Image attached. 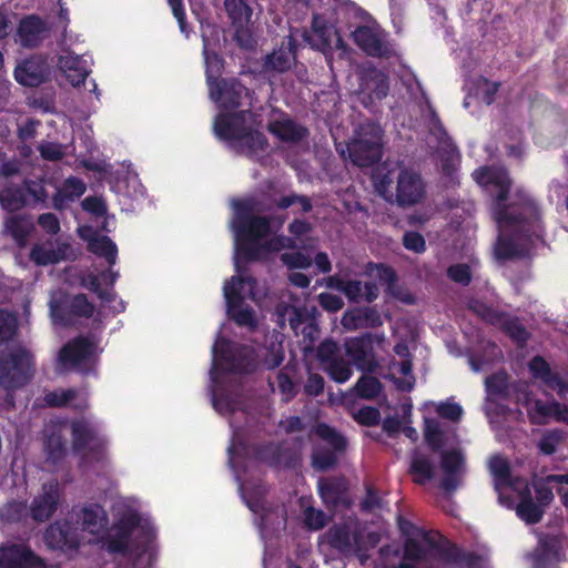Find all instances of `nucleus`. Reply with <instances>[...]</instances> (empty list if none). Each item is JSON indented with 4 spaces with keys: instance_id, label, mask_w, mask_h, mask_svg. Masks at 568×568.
I'll return each instance as SVG.
<instances>
[{
    "instance_id": "58836bf2",
    "label": "nucleus",
    "mask_w": 568,
    "mask_h": 568,
    "mask_svg": "<svg viewBox=\"0 0 568 568\" xmlns=\"http://www.w3.org/2000/svg\"><path fill=\"white\" fill-rule=\"evenodd\" d=\"M488 470L494 478V486L503 497V485L509 480L511 468L509 462L501 455H494L488 459Z\"/></svg>"
},
{
    "instance_id": "a18cd8bd",
    "label": "nucleus",
    "mask_w": 568,
    "mask_h": 568,
    "mask_svg": "<svg viewBox=\"0 0 568 568\" xmlns=\"http://www.w3.org/2000/svg\"><path fill=\"white\" fill-rule=\"evenodd\" d=\"M565 433L559 428L546 429L541 433L537 443V448L542 455H552L557 452L558 446L564 442Z\"/></svg>"
},
{
    "instance_id": "7ed1b4c3",
    "label": "nucleus",
    "mask_w": 568,
    "mask_h": 568,
    "mask_svg": "<svg viewBox=\"0 0 568 568\" xmlns=\"http://www.w3.org/2000/svg\"><path fill=\"white\" fill-rule=\"evenodd\" d=\"M235 210L231 227L235 239V267L240 273L237 254L241 252L248 261H257L266 256L270 252H278L283 248L295 250L297 243L295 239L285 235H276L264 243L260 240L270 233V220L266 216L252 214V205L245 201H233Z\"/></svg>"
},
{
    "instance_id": "774afa93",
    "label": "nucleus",
    "mask_w": 568,
    "mask_h": 568,
    "mask_svg": "<svg viewBox=\"0 0 568 568\" xmlns=\"http://www.w3.org/2000/svg\"><path fill=\"white\" fill-rule=\"evenodd\" d=\"M77 396L74 389H59L48 393L44 396V402L52 407H60L69 404Z\"/></svg>"
},
{
    "instance_id": "1a4fd4ad",
    "label": "nucleus",
    "mask_w": 568,
    "mask_h": 568,
    "mask_svg": "<svg viewBox=\"0 0 568 568\" xmlns=\"http://www.w3.org/2000/svg\"><path fill=\"white\" fill-rule=\"evenodd\" d=\"M72 448L80 456L81 467H91L103 460L105 455V440L98 429L85 419L71 423Z\"/></svg>"
},
{
    "instance_id": "393cba45",
    "label": "nucleus",
    "mask_w": 568,
    "mask_h": 568,
    "mask_svg": "<svg viewBox=\"0 0 568 568\" xmlns=\"http://www.w3.org/2000/svg\"><path fill=\"white\" fill-rule=\"evenodd\" d=\"M267 130L283 142L298 143L310 134L307 128L296 123L288 115L281 113L268 122Z\"/></svg>"
},
{
    "instance_id": "052dcab7",
    "label": "nucleus",
    "mask_w": 568,
    "mask_h": 568,
    "mask_svg": "<svg viewBox=\"0 0 568 568\" xmlns=\"http://www.w3.org/2000/svg\"><path fill=\"white\" fill-rule=\"evenodd\" d=\"M316 434L326 440L334 450L341 452L346 447V440L343 436H341L336 430L325 424H320L316 427Z\"/></svg>"
},
{
    "instance_id": "f03ea898",
    "label": "nucleus",
    "mask_w": 568,
    "mask_h": 568,
    "mask_svg": "<svg viewBox=\"0 0 568 568\" xmlns=\"http://www.w3.org/2000/svg\"><path fill=\"white\" fill-rule=\"evenodd\" d=\"M212 367L210 369L211 400L220 414L235 413L244 409L245 396L242 389L227 387L231 374H252L257 367L255 352L251 346L241 345L220 338L212 348Z\"/></svg>"
},
{
    "instance_id": "680f3d73",
    "label": "nucleus",
    "mask_w": 568,
    "mask_h": 568,
    "mask_svg": "<svg viewBox=\"0 0 568 568\" xmlns=\"http://www.w3.org/2000/svg\"><path fill=\"white\" fill-rule=\"evenodd\" d=\"M18 328L17 317L0 310V343L11 339Z\"/></svg>"
},
{
    "instance_id": "f704fd0d",
    "label": "nucleus",
    "mask_w": 568,
    "mask_h": 568,
    "mask_svg": "<svg viewBox=\"0 0 568 568\" xmlns=\"http://www.w3.org/2000/svg\"><path fill=\"white\" fill-rule=\"evenodd\" d=\"M564 485H568V475H548L546 477L532 476L531 486L537 497H554L555 494L560 497H568V490Z\"/></svg>"
},
{
    "instance_id": "c85d7f7f",
    "label": "nucleus",
    "mask_w": 568,
    "mask_h": 568,
    "mask_svg": "<svg viewBox=\"0 0 568 568\" xmlns=\"http://www.w3.org/2000/svg\"><path fill=\"white\" fill-rule=\"evenodd\" d=\"M71 246L67 242L57 241L53 247L52 242L36 244L30 251V260L37 265H49L64 261L69 256Z\"/></svg>"
},
{
    "instance_id": "8fccbe9b",
    "label": "nucleus",
    "mask_w": 568,
    "mask_h": 568,
    "mask_svg": "<svg viewBox=\"0 0 568 568\" xmlns=\"http://www.w3.org/2000/svg\"><path fill=\"white\" fill-rule=\"evenodd\" d=\"M60 499H33L30 514L33 520L42 523L48 520L58 509Z\"/></svg>"
},
{
    "instance_id": "dca6fc26",
    "label": "nucleus",
    "mask_w": 568,
    "mask_h": 568,
    "mask_svg": "<svg viewBox=\"0 0 568 568\" xmlns=\"http://www.w3.org/2000/svg\"><path fill=\"white\" fill-rule=\"evenodd\" d=\"M0 568H48L44 558L23 542L0 545Z\"/></svg>"
},
{
    "instance_id": "49530a36",
    "label": "nucleus",
    "mask_w": 568,
    "mask_h": 568,
    "mask_svg": "<svg viewBox=\"0 0 568 568\" xmlns=\"http://www.w3.org/2000/svg\"><path fill=\"white\" fill-rule=\"evenodd\" d=\"M28 499H11L0 509V518L8 524L19 523L28 515Z\"/></svg>"
},
{
    "instance_id": "603ef678",
    "label": "nucleus",
    "mask_w": 568,
    "mask_h": 568,
    "mask_svg": "<svg viewBox=\"0 0 568 568\" xmlns=\"http://www.w3.org/2000/svg\"><path fill=\"white\" fill-rule=\"evenodd\" d=\"M438 153L444 173L452 175L455 171V161L458 158L457 148L452 143L449 139H445L439 142Z\"/></svg>"
},
{
    "instance_id": "79ce46f5",
    "label": "nucleus",
    "mask_w": 568,
    "mask_h": 568,
    "mask_svg": "<svg viewBox=\"0 0 568 568\" xmlns=\"http://www.w3.org/2000/svg\"><path fill=\"white\" fill-rule=\"evenodd\" d=\"M88 250L98 256L104 257L110 266L116 262V245L106 235L94 236L89 240Z\"/></svg>"
},
{
    "instance_id": "7c9ffc66",
    "label": "nucleus",
    "mask_w": 568,
    "mask_h": 568,
    "mask_svg": "<svg viewBox=\"0 0 568 568\" xmlns=\"http://www.w3.org/2000/svg\"><path fill=\"white\" fill-rule=\"evenodd\" d=\"M58 68L65 77L67 81L73 87L83 83L89 74L85 61L80 55H74L71 52L59 57Z\"/></svg>"
},
{
    "instance_id": "9d476101",
    "label": "nucleus",
    "mask_w": 568,
    "mask_h": 568,
    "mask_svg": "<svg viewBox=\"0 0 568 568\" xmlns=\"http://www.w3.org/2000/svg\"><path fill=\"white\" fill-rule=\"evenodd\" d=\"M49 306L53 322L63 326L72 325L81 317L90 318L94 313V305L85 294L59 293L51 297Z\"/></svg>"
},
{
    "instance_id": "cd10ccee",
    "label": "nucleus",
    "mask_w": 568,
    "mask_h": 568,
    "mask_svg": "<svg viewBox=\"0 0 568 568\" xmlns=\"http://www.w3.org/2000/svg\"><path fill=\"white\" fill-rule=\"evenodd\" d=\"M95 345L87 337H77L65 344L60 351V361L78 367L89 362L94 353Z\"/></svg>"
},
{
    "instance_id": "b1692460",
    "label": "nucleus",
    "mask_w": 568,
    "mask_h": 568,
    "mask_svg": "<svg viewBox=\"0 0 568 568\" xmlns=\"http://www.w3.org/2000/svg\"><path fill=\"white\" fill-rule=\"evenodd\" d=\"M564 537L560 535H544L538 542V551L534 558V568H550L560 561Z\"/></svg>"
},
{
    "instance_id": "e2e57ef3",
    "label": "nucleus",
    "mask_w": 568,
    "mask_h": 568,
    "mask_svg": "<svg viewBox=\"0 0 568 568\" xmlns=\"http://www.w3.org/2000/svg\"><path fill=\"white\" fill-rule=\"evenodd\" d=\"M71 481L72 479L69 475L64 476L62 483L58 481L57 479H50L42 485L43 495L41 497H61L70 494V491L67 489V486Z\"/></svg>"
},
{
    "instance_id": "338daca9",
    "label": "nucleus",
    "mask_w": 568,
    "mask_h": 568,
    "mask_svg": "<svg viewBox=\"0 0 568 568\" xmlns=\"http://www.w3.org/2000/svg\"><path fill=\"white\" fill-rule=\"evenodd\" d=\"M469 310L488 323L496 324L500 321L499 314L479 300L470 301Z\"/></svg>"
},
{
    "instance_id": "c756f323",
    "label": "nucleus",
    "mask_w": 568,
    "mask_h": 568,
    "mask_svg": "<svg viewBox=\"0 0 568 568\" xmlns=\"http://www.w3.org/2000/svg\"><path fill=\"white\" fill-rule=\"evenodd\" d=\"M534 378L541 381L548 388L557 390L559 395L568 392V386L562 382L559 374L552 372L544 357L537 355L528 364Z\"/></svg>"
},
{
    "instance_id": "e433bc0d",
    "label": "nucleus",
    "mask_w": 568,
    "mask_h": 568,
    "mask_svg": "<svg viewBox=\"0 0 568 568\" xmlns=\"http://www.w3.org/2000/svg\"><path fill=\"white\" fill-rule=\"evenodd\" d=\"M334 36H336V30L333 27L318 26L316 19L313 22V30H305L302 34L306 43L324 53L333 49Z\"/></svg>"
},
{
    "instance_id": "4be33fe9",
    "label": "nucleus",
    "mask_w": 568,
    "mask_h": 568,
    "mask_svg": "<svg viewBox=\"0 0 568 568\" xmlns=\"http://www.w3.org/2000/svg\"><path fill=\"white\" fill-rule=\"evenodd\" d=\"M341 323L345 329L356 331L361 328H377L383 325V320L376 307L361 306L345 312Z\"/></svg>"
},
{
    "instance_id": "9b49d317",
    "label": "nucleus",
    "mask_w": 568,
    "mask_h": 568,
    "mask_svg": "<svg viewBox=\"0 0 568 568\" xmlns=\"http://www.w3.org/2000/svg\"><path fill=\"white\" fill-rule=\"evenodd\" d=\"M83 540V534L78 523L60 519L50 524L43 534V541L50 550L65 555L78 552Z\"/></svg>"
},
{
    "instance_id": "aec40b11",
    "label": "nucleus",
    "mask_w": 568,
    "mask_h": 568,
    "mask_svg": "<svg viewBox=\"0 0 568 568\" xmlns=\"http://www.w3.org/2000/svg\"><path fill=\"white\" fill-rule=\"evenodd\" d=\"M50 65L41 55H32L14 69L16 80L24 87H38L50 79Z\"/></svg>"
},
{
    "instance_id": "f257e3e1",
    "label": "nucleus",
    "mask_w": 568,
    "mask_h": 568,
    "mask_svg": "<svg viewBox=\"0 0 568 568\" xmlns=\"http://www.w3.org/2000/svg\"><path fill=\"white\" fill-rule=\"evenodd\" d=\"M474 176L478 184L496 189L494 217L499 235L494 246L495 257L506 261L526 256L542 236L536 203L520 190L509 195L511 181L504 169L481 168Z\"/></svg>"
},
{
    "instance_id": "f8f14e48",
    "label": "nucleus",
    "mask_w": 568,
    "mask_h": 568,
    "mask_svg": "<svg viewBox=\"0 0 568 568\" xmlns=\"http://www.w3.org/2000/svg\"><path fill=\"white\" fill-rule=\"evenodd\" d=\"M345 347L343 348L333 339L323 341L316 351V357L323 369L336 383H345L352 376L351 362L346 359Z\"/></svg>"
},
{
    "instance_id": "473e14b6",
    "label": "nucleus",
    "mask_w": 568,
    "mask_h": 568,
    "mask_svg": "<svg viewBox=\"0 0 568 568\" xmlns=\"http://www.w3.org/2000/svg\"><path fill=\"white\" fill-rule=\"evenodd\" d=\"M81 523V532L89 531L97 535L106 529L109 517L104 508L98 504L81 509L78 514V524Z\"/></svg>"
},
{
    "instance_id": "2f4dec72",
    "label": "nucleus",
    "mask_w": 568,
    "mask_h": 568,
    "mask_svg": "<svg viewBox=\"0 0 568 568\" xmlns=\"http://www.w3.org/2000/svg\"><path fill=\"white\" fill-rule=\"evenodd\" d=\"M295 61V41L288 38V47L280 48L267 54L263 61V71L265 73H284L288 71Z\"/></svg>"
},
{
    "instance_id": "a878e982",
    "label": "nucleus",
    "mask_w": 568,
    "mask_h": 568,
    "mask_svg": "<svg viewBox=\"0 0 568 568\" xmlns=\"http://www.w3.org/2000/svg\"><path fill=\"white\" fill-rule=\"evenodd\" d=\"M43 450L47 460L52 464L61 462L68 452L67 439L61 425H48L43 429Z\"/></svg>"
},
{
    "instance_id": "c03bdc74",
    "label": "nucleus",
    "mask_w": 568,
    "mask_h": 568,
    "mask_svg": "<svg viewBox=\"0 0 568 568\" xmlns=\"http://www.w3.org/2000/svg\"><path fill=\"white\" fill-rule=\"evenodd\" d=\"M237 450L239 449H237L235 443H233L229 447L227 453H229V464L232 467V469L235 471V479L240 484V490H241L242 495L252 494L253 497H263L264 495L268 494V489H267L266 485H264V484L251 486V484L248 481H242L241 475L235 469L236 468V456L239 454Z\"/></svg>"
},
{
    "instance_id": "bf43d9fd",
    "label": "nucleus",
    "mask_w": 568,
    "mask_h": 568,
    "mask_svg": "<svg viewBox=\"0 0 568 568\" xmlns=\"http://www.w3.org/2000/svg\"><path fill=\"white\" fill-rule=\"evenodd\" d=\"M285 312L288 315V323L293 331H297L301 324L307 323L313 315L316 313V307H312V312H310L306 307L300 308L295 306H286Z\"/></svg>"
},
{
    "instance_id": "4468645a",
    "label": "nucleus",
    "mask_w": 568,
    "mask_h": 568,
    "mask_svg": "<svg viewBox=\"0 0 568 568\" xmlns=\"http://www.w3.org/2000/svg\"><path fill=\"white\" fill-rule=\"evenodd\" d=\"M210 99L225 110L251 106V92L236 78H222L209 87Z\"/></svg>"
},
{
    "instance_id": "864d4df0",
    "label": "nucleus",
    "mask_w": 568,
    "mask_h": 568,
    "mask_svg": "<svg viewBox=\"0 0 568 568\" xmlns=\"http://www.w3.org/2000/svg\"><path fill=\"white\" fill-rule=\"evenodd\" d=\"M363 90L373 94L375 100L381 101L388 94V81L384 74L376 72L365 81Z\"/></svg>"
},
{
    "instance_id": "c9c22d12",
    "label": "nucleus",
    "mask_w": 568,
    "mask_h": 568,
    "mask_svg": "<svg viewBox=\"0 0 568 568\" xmlns=\"http://www.w3.org/2000/svg\"><path fill=\"white\" fill-rule=\"evenodd\" d=\"M87 190L85 183L75 176L68 178L62 186L52 196V205L55 210H64L69 203L74 202Z\"/></svg>"
},
{
    "instance_id": "ddd939ff",
    "label": "nucleus",
    "mask_w": 568,
    "mask_h": 568,
    "mask_svg": "<svg viewBox=\"0 0 568 568\" xmlns=\"http://www.w3.org/2000/svg\"><path fill=\"white\" fill-rule=\"evenodd\" d=\"M139 525L140 514L136 510L128 509L123 511L102 539L106 551L114 555H126L132 534Z\"/></svg>"
},
{
    "instance_id": "5701e85b",
    "label": "nucleus",
    "mask_w": 568,
    "mask_h": 568,
    "mask_svg": "<svg viewBox=\"0 0 568 568\" xmlns=\"http://www.w3.org/2000/svg\"><path fill=\"white\" fill-rule=\"evenodd\" d=\"M552 499H518L515 505V499H498L499 504L507 508L515 507L516 515L527 525L538 524L550 505Z\"/></svg>"
},
{
    "instance_id": "4d7b16f0",
    "label": "nucleus",
    "mask_w": 568,
    "mask_h": 568,
    "mask_svg": "<svg viewBox=\"0 0 568 568\" xmlns=\"http://www.w3.org/2000/svg\"><path fill=\"white\" fill-rule=\"evenodd\" d=\"M41 158L45 161H60L67 153V145L57 142L43 141L38 145Z\"/></svg>"
},
{
    "instance_id": "4c0bfd02",
    "label": "nucleus",
    "mask_w": 568,
    "mask_h": 568,
    "mask_svg": "<svg viewBox=\"0 0 568 568\" xmlns=\"http://www.w3.org/2000/svg\"><path fill=\"white\" fill-rule=\"evenodd\" d=\"M224 9L232 27L251 24L253 10L246 0H224Z\"/></svg>"
},
{
    "instance_id": "09e8293b",
    "label": "nucleus",
    "mask_w": 568,
    "mask_h": 568,
    "mask_svg": "<svg viewBox=\"0 0 568 568\" xmlns=\"http://www.w3.org/2000/svg\"><path fill=\"white\" fill-rule=\"evenodd\" d=\"M348 484L344 477H327L318 480V489L322 497H343Z\"/></svg>"
},
{
    "instance_id": "6e6552de",
    "label": "nucleus",
    "mask_w": 568,
    "mask_h": 568,
    "mask_svg": "<svg viewBox=\"0 0 568 568\" xmlns=\"http://www.w3.org/2000/svg\"><path fill=\"white\" fill-rule=\"evenodd\" d=\"M256 280L252 276L236 275L226 282L223 288L229 316L240 326H255L254 312L243 307L246 297L254 298Z\"/></svg>"
},
{
    "instance_id": "72a5a7b5",
    "label": "nucleus",
    "mask_w": 568,
    "mask_h": 568,
    "mask_svg": "<svg viewBox=\"0 0 568 568\" xmlns=\"http://www.w3.org/2000/svg\"><path fill=\"white\" fill-rule=\"evenodd\" d=\"M245 506L258 517V525L267 527L274 523V519L282 518L286 520V510L274 506L271 499H243Z\"/></svg>"
},
{
    "instance_id": "412c9836",
    "label": "nucleus",
    "mask_w": 568,
    "mask_h": 568,
    "mask_svg": "<svg viewBox=\"0 0 568 568\" xmlns=\"http://www.w3.org/2000/svg\"><path fill=\"white\" fill-rule=\"evenodd\" d=\"M328 545L343 555L352 554L359 548L362 534L352 531L346 524L333 525L326 532Z\"/></svg>"
},
{
    "instance_id": "423d86ee",
    "label": "nucleus",
    "mask_w": 568,
    "mask_h": 568,
    "mask_svg": "<svg viewBox=\"0 0 568 568\" xmlns=\"http://www.w3.org/2000/svg\"><path fill=\"white\" fill-rule=\"evenodd\" d=\"M250 115L248 110L219 114L215 118L213 130L217 138L229 141L237 153L254 158L266 151L268 142L263 133L253 130L246 123Z\"/></svg>"
},
{
    "instance_id": "2eb2a0df",
    "label": "nucleus",
    "mask_w": 568,
    "mask_h": 568,
    "mask_svg": "<svg viewBox=\"0 0 568 568\" xmlns=\"http://www.w3.org/2000/svg\"><path fill=\"white\" fill-rule=\"evenodd\" d=\"M301 439L294 442L268 443L255 448L256 458L272 467L291 468L295 467L300 459Z\"/></svg>"
},
{
    "instance_id": "5fc2aeb1",
    "label": "nucleus",
    "mask_w": 568,
    "mask_h": 568,
    "mask_svg": "<svg viewBox=\"0 0 568 568\" xmlns=\"http://www.w3.org/2000/svg\"><path fill=\"white\" fill-rule=\"evenodd\" d=\"M382 383L374 376H362L356 385L355 389L357 394L365 399L375 398L382 390Z\"/></svg>"
},
{
    "instance_id": "13d9d810",
    "label": "nucleus",
    "mask_w": 568,
    "mask_h": 568,
    "mask_svg": "<svg viewBox=\"0 0 568 568\" xmlns=\"http://www.w3.org/2000/svg\"><path fill=\"white\" fill-rule=\"evenodd\" d=\"M328 521L327 515L313 506L304 509V525L308 530H320L325 527Z\"/></svg>"
},
{
    "instance_id": "f3484780",
    "label": "nucleus",
    "mask_w": 568,
    "mask_h": 568,
    "mask_svg": "<svg viewBox=\"0 0 568 568\" xmlns=\"http://www.w3.org/2000/svg\"><path fill=\"white\" fill-rule=\"evenodd\" d=\"M355 43L371 57L389 58L395 54L393 45L385 40L383 32L361 26L353 32Z\"/></svg>"
},
{
    "instance_id": "6e6d98bb",
    "label": "nucleus",
    "mask_w": 568,
    "mask_h": 568,
    "mask_svg": "<svg viewBox=\"0 0 568 568\" xmlns=\"http://www.w3.org/2000/svg\"><path fill=\"white\" fill-rule=\"evenodd\" d=\"M83 287L88 288L91 292H94L100 300L106 303H111L115 300L116 294L112 290H102L100 275H95L93 273L88 274L81 281Z\"/></svg>"
},
{
    "instance_id": "6ab92c4d",
    "label": "nucleus",
    "mask_w": 568,
    "mask_h": 568,
    "mask_svg": "<svg viewBox=\"0 0 568 568\" xmlns=\"http://www.w3.org/2000/svg\"><path fill=\"white\" fill-rule=\"evenodd\" d=\"M345 353L353 364L363 372L373 373L377 363L373 351V336L366 333L359 337L351 338L344 344Z\"/></svg>"
},
{
    "instance_id": "69168bd1",
    "label": "nucleus",
    "mask_w": 568,
    "mask_h": 568,
    "mask_svg": "<svg viewBox=\"0 0 568 568\" xmlns=\"http://www.w3.org/2000/svg\"><path fill=\"white\" fill-rule=\"evenodd\" d=\"M44 180H27L24 181V186L27 193L32 196L36 203H41L44 207H48V197L49 194L44 187Z\"/></svg>"
},
{
    "instance_id": "0eeeda50",
    "label": "nucleus",
    "mask_w": 568,
    "mask_h": 568,
    "mask_svg": "<svg viewBox=\"0 0 568 568\" xmlns=\"http://www.w3.org/2000/svg\"><path fill=\"white\" fill-rule=\"evenodd\" d=\"M33 354L23 346H14L0 355V387L13 390L27 385L34 376Z\"/></svg>"
},
{
    "instance_id": "39448f33",
    "label": "nucleus",
    "mask_w": 568,
    "mask_h": 568,
    "mask_svg": "<svg viewBox=\"0 0 568 568\" xmlns=\"http://www.w3.org/2000/svg\"><path fill=\"white\" fill-rule=\"evenodd\" d=\"M378 193L392 204L408 207L419 203L425 195V184L418 173L405 168H378L374 174Z\"/></svg>"
},
{
    "instance_id": "0e129e2a",
    "label": "nucleus",
    "mask_w": 568,
    "mask_h": 568,
    "mask_svg": "<svg viewBox=\"0 0 568 568\" xmlns=\"http://www.w3.org/2000/svg\"><path fill=\"white\" fill-rule=\"evenodd\" d=\"M325 379L318 373L307 372V378L303 384V393L310 397H316L324 392Z\"/></svg>"
},
{
    "instance_id": "a19ab883",
    "label": "nucleus",
    "mask_w": 568,
    "mask_h": 568,
    "mask_svg": "<svg viewBox=\"0 0 568 568\" xmlns=\"http://www.w3.org/2000/svg\"><path fill=\"white\" fill-rule=\"evenodd\" d=\"M202 40L206 82L207 87H211V84L216 83L221 79L220 75L223 69V60L215 51L209 50V39L205 34H202Z\"/></svg>"
},
{
    "instance_id": "20e7f679",
    "label": "nucleus",
    "mask_w": 568,
    "mask_h": 568,
    "mask_svg": "<svg viewBox=\"0 0 568 568\" xmlns=\"http://www.w3.org/2000/svg\"><path fill=\"white\" fill-rule=\"evenodd\" d=\"M425 442L433 452L440 453V467L444 476L440 487L447 493H454L463 483L466 473V458L463 450L457 447L458 438L453 433L449 436L448 429L435 418L424 420Z\"/></svg>"
},
{
    "instance_id": "3c124183",
    "label": "nucleus",
    "mask_w": 568,
    "mask_h": 568,
    "mask_svg": "<svg viewBox=\"0 0 568 568\" xmlns=\"http://www.w3.org/2000/svg\"><path fill=\"white\" fill-rule=\"evenodd\" d=\"M352 140L372 141L383 146V130L376 122L367 120L358 125Z\"/></svg>"
},
{
    "instance_id": "ea45409f",
    "label": "nucleus",
    "mask_w": 568,
    "mask_h": 568,
    "mask_svg": "<svg viewBox=\"0 0 568 568\" xmlns=\"http://www.w3.org/2000/svg\"><path fill=\"white\" fill-rule=\"evenodd\" d=\"M435 466L432 459L418 452H414L410 463V474L414 481L424 485L434 476Z\"/></svg>"
},
{
    "instance_id": "37998d69",
    "label": "nucleus",
    "mask_w": 568,
    "mask_h": 568,
    "mask_svg": "<svg viewBox=\"0 0 568 568\" xmlns=\"http://www.w3.org/2000/svg\"><path fill=\"white\" fill-rule=\"evenodd\" d=\"M558 408V402H542L534 399L527 403V413L531 424L545 425L548 419L554 416V409Z\"/></svg>"
},
{
    "instance_id": "a211bd4d",
    "label": "nucleus",
    "mask_w": 568,
    "mask_h": 568,
    "mask_svg": "<svg viewBox=\"0 0 568 568\" xmlns=\"http://www.w3.org/2000/svg\"><path fill=\"white\" fill-rule=\"evenodd\" d=\"M48 23L36 14L24 17L17 29L16 42L26 49H36L50 36Z\"/></svg>"
},
{
    "instance_id": "bb28decb",
    "label": "nucleus",
    "mask_w": 568,
    "mask_h": 568,
    "mask_svg": "<svg viewBox=\"0 0 568 568\" xmlns=\"http://www.w3.org/2000/svg\"><path fill=\"white\" fill-rule=\"evenodd\" d=\"M347 150L351 161L359 168H368L379 162L383 153V146L366 140H352Z\"/></svg>"
},
{
    "instance_id": "de8ad7c7",
    "label": "nucleus",
    "mask_w": 568,
    "mask_h": 568,
    "mask_svg": "<svg viewBox=\"0 0 568 568\" xmlns=\"http://www.w3.org/2000/svg\"><path fill=\"white\" fill-rule=\"evenodd\" d=\"M273 203L280 210H286L291 206L298 205L300 213L303 214L308 213L313 210L311 199L307 195L297 194L295 192H291L278 199H274ZM294 213H298V211H294Z\"/></svg>"
}]
</instances>
